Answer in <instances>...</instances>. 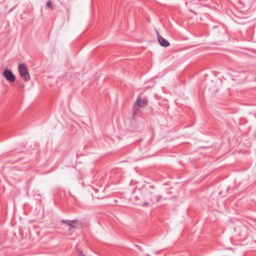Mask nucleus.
<instances>
[{
	"label": "nucleus",
	"mask_w": 256,
	"mask_h": 256,
	"mask_svg": "<svg viewBox=\"0 0 256 256\" xmlns=\"http://www.w3.org/2000/svg\"><path fill=\"white\" fill-rule=\"evenodd\" d=\"M148 104L146 98H142L138 96L134 102L133 107V114L134 115H138L140 112V108H144Z\"/></svg>",
	"instance_id": "obj_1"
},
{
	"label": "nucleus",
	"mask_w": 256,
	"mask_h": 256,
	"mask_svg": "<svg viewBox=\"0 0 256 256\" xmlns=\"http://www.w3.org/2000/svg\"><path fill=\"white\" fill-rule=\"evenodd\" d=\"M18 72L20 76L26 81L28 82L30 80V75L28 70L24 64H20L18 65Z\"/></svg>",
	"instance_id": "obj_2"
},
{
	"label": "nucleus",
	"mask_w": 256,
	"mask_h": 256,
	"mask_svg": "<svg viewBox=\"0 0 256 256\" xmlns=\"http://www.w3.org/2000/svg\"><path fill=\"white\" fill-rule=\"evenodd\" d=\"M161 196H158L154 192H152V195L151 196V202H150L148 200H146L144 202H142V206L143 207H148L152 206L156 202H159Z\"/></svg>",
	"instance_id": "obj_3"
},
{
	"label": "nucleus",
	"mask_w": 256,
	"mask_h": 256,
	"mask_svg": "<svg viewBox=\"0 0 256 256\" xmlns=\"http://www.w3.org/2000/svg\"><path fill=\"white\" fill-rule=\"evenodd\" d=\"M152 195V192H144L140 196V198H139L138 196H136L134 197V199L136 200H139L140 199V202L138 203V204H140L142 206V202H144L146 200H148L150 202H151V196Z\"/></svg>",
	"instance_id": "obj_4"
},
{
	"label": "nucleus",
	"mask_w": 256,
	"mask_h": 256,
	"mask_svg": "<svg viewBox=\"0 0 256 256\" xmlns=\"http://www.w3.org/2000/svg\"><path fill=\"white\" fill-rule=\"evenodd\" d=\"M3 75L4 78L9 82H14L16 77L11 70L8 69L4 70L3 72Z\"/></svg>",
	"instance_id": "obj_5"
},
{
	"label": "nucleus",
	"mask_w": 256,
	"mask_h": 256,
	"mask_svg": "<svg viewBox=\"0 0 256 256\" xmlns=\"http://www.w3.org/2000/svg\"><path fill=\"white\" fill-rule=\"evenodd\" d=\"M158 34V41L160 44V46H162L163 47H167L170 46V42L168 40L164 38L162 36H160L158 32H156Z\"/></svg>",
	"instance_id": "obj_6"
},
{
	"label": "nucleus",
	"mask_w": 256,
	"mask_h": 256,
	"mask_svg": "<svg viewBox=\"0 0 256 256\" xmlns=\"http://www.w3.org/2000/svg\"><path fill=\"white\" fill-rule=\"evenodd\" d=\"M82 226V223L78 222V220H70V224H69V226L78 228H80Z\"/></svg>",
	"instance_id": "obj_7"
},
{
	"label": "nucleus",
	"mask_w": 256,
	"mask_h": 256,
	"mask_svg": "<svg viewBox=\"0 0 256 256\" xmlns=\"http://www.w3.org/2000/svg\"><path fill=\"white\" fill-rule=\"evenodd\" d=\"M46 8H52V9L53 8L52 2L51 0H48V2H47L46 4Z\"/></svg>",
	"instance_id": "obj_8"
},
{
	"label": "nucleus",
	"mask_w": 256,
	"mask_h": 256,
	"mask_svg": "<svg viewBox=\"0 0 256 256\" xmlns=\"http://www.w3.org/2000/svg\"><path fill=\"white\" fill-rule=\"evenodd\" d=\"M74 228L70 226L69 228L68 229V234L69 235H72L73 234V232H74Z\"/></svg>",
	"instance_id": "obj_9"
},
{
	"label": "nucleus",
	"mask_w": 256,
	"mask_h": 256,
	"mask_svg": "<svg viewBox=\"0 0 256 256\" xmlns=\"http://www.w3.org/2000/svg\"><path fill=\"white\" fill-rule=\"evenodd\" d=\"M62 222L64 224H67L68 226H69V224H70V220H62Z\"/></svg>",
	"instance_id": "obj_10"
},
{
	"label": "nucleus",
	"mask_w": 256,
	"mask_h": 256,
	"mask_svg": "<svg viewBox=\"0 0 256 256\" xmlns=\"http://www.w3.org/2000/svg\"><path fill=\"white\" fill-rule=\"evenodd\" d=\"M81 254L82 256H86L82 252H81Z\"/></svg>",
	"instance_id": "obj_11"
}]
</instances>
